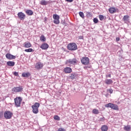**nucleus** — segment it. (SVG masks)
I'll return each instance as SVG.
<instances>
[{"label": "nucleus", "instance_id": "nucleus-1", "mask_svg": "<svg viewBox=\"0 0 131 131\" xmlns=\"http://www.w3.org/2000/svg\"><path fill=\"white\" fill-rule=\"evenodd\" d=\"M39 103L35 102L33 105H32V109L33 113L34 114H37L38 113V108H39Z\"/></svg>", "mask_w": 131, "mask_h": 131}, {"label": "nucleus", "instance_id": "nucleus-2", "mask_svg": "<svg viewBox=\"0 0 131 131\" xmlns=\"http://www.w3.org/2000/svg\"><path fill=\"white\" fill-rule=\"evenodd\" d=\"M104 106L105 107H106V108H111V109H113V110H117V111H118V110H119L118 105L114 104L113 103H108V104L104 105Z\"/></svg>", "mask_w": 131, "mask_h": 131}, {"label": "nucleus", "instance_id": "nucleus-3", "mask_svg": "<svg viewBox=\"0 0 131 131\" xmlns=\"http://www.w3.org/2000/svg\"><path fill=\"white\" fill-rule=\"evenodd\" d=\"M67 49L69 51H76L77 50V45L75 43H70L67 46Z\"/></svg>", "mask_w": 131, "mask_h": 131}, {"label": "nucleus", "instance_id": "nucleus-4", "mask_svg": "<svg viewBox=\"0 0 131 131\" xmlns=\"http://www.w3.org/2000/svg\"><path fill=\"white\" fill-rule=\"evenodd\" d=\"M22 102V98L18 97L14 99V103L16 107H20L21 106V102Z\"/></svg>", "mask_w": 131, "mask_h": 131}, {"label": "nucleus", "instance_id": "nucleus-5", "mask_svg": "<svg viewBox=\"0 0 131 131\" xmlns=\"http://www.w3.org/2000/svg\"><path fill=\"white\" fill-rule=\"evenodd\" d=\"M13 116L12 112L7 111L4 112V117L5 119H11Z\"/></svg>", "mask_w": 131, "mask_h": 131}, {"label": "nucleus", "instance_id": "nucleus-6", "mask_svg": "<svg viewBox=\"0 0 131 131\" xmlns=\"http://www.w3.org/2000/svg\"><path fill=\"white\" fill-rule=\"evenodd\" d=\"M71 64L72 65H75V64H77L78 63V60L75 58H74L73 59H70L68 60H67L66 64Z\"/></svg>", "mask_w": 131, "mask_h": 131}, {"label": "nucleus", "instance_id": "nucleus-7", "mask_svg": "<svg viewBox=\"0 0 131 131\" xmlns=\"http://www.w3.org/2000/svg\"><path fill=\"white\" fill-rule=\"evenodd\" d=\"M81 62L83 65H88L90 63V58L86 57H83L81 59Z\"/></svg>", "mask_w": 131, "mask_h": 131}, {"label": "nucleus", "instance_id": "nucleus-8", "mask_svg": "<svg viewBox=\"0 0 131 131\" xmlns=\"http://www.w3.org/2000/svg\"><path fill=\"white\" fill-rule=\"evenodd\" d=\"M12 92H14V93H21V92L23 91V86H19L17 87H14L12 89Z\"/></svg>", "mask_w": 131, "mask_h": 131}, {"label": "nucleus", "instance_id": "nucleus-9", "mask_svg": "<svg viewBox=\"0 0 131 131\" xmlns=\"http://www.w3.org/2000/svg\"><path fill=\"white\" fill-rule=\"evenodd\" d=\"M17 16H18V19L21 20H24V19H25L26 17V15H25V14L23 13V12H18L17 13Z\"/></svg>", "mask_w": 131, "mask_h": 131}, {"label": "nucleus", "instance_id": "nucleus-10", "mask_svg": "<svg viewBox=\"0 0 131 131\" xmlns=\"http://www.w3.org/2000/svg\"><path fill=\"white\" fill-rule=\"evenodd\" d=\"M6 57L8 60H14V59H16V56H14L10 53L6 54Z\"/></svg>", "mask_w": 131, "mask_h": 131}, {"label": "nucleus", "instance_id": "nucleus-11", "mask_svg": "<svg viewBox=\"0 0 131 131\" xmlns=\"http://www.w3.org/2000/svg\"><path fill=\"white\" fill-rule=\"evenodd\" d=\"M63 71L64 73H71L72 72V69L70 67H66L64 68Z\"/></svg>", "mask_w": 131, "mask_h": 131}, {"label": "nucleus", "instance_id": "nucleus-12", "mask_svg": "<svg viewBox=\"0 0 131 131\" xmlns=\"http://www.w3.org/2000/svg\"><path fill=\"white\" fill-rule=\"evenodd\" d=\"M40 48L42 50H48V49H49V45L47 43H43L41 45Z\"/></svg>", "mask_w": 131, "mask_h": 131}, {"label": "nucleus", "instance_id": "nucleus-13", "mask_svg": "<svg viewBox=\"0 0 131 131\" xmlns=\"http://www.w3.org/2000/svg\"><path fill=\"white\" fill-rule=\"evenodd\" d=\"M25 12L26 14H27L28 16H32V15H33V11H32L31 10L28 9L26 10Z\"/></svg>", "mask_w": 131, "mask_h": 131}, {"label": "nucleus", "instance_id": "nucleus-14", "mask_svg": "<svg viewBox=\"0 0 131 131\" xmlns=\"http://www.w3.org/2000/svg\"><path fill=\"white\" fill-rule=\"evenodd\" d=\"M43 65L42 64V63H40V62H37L36 63V68L37 69H41V68H42Z\"/></svg>", "mask_w": 131, "mask_h": 131}, {"label": "nucleus", "instance_id": "nucleus-15", "mask_svg": "<svg viewBox=\"0 0 131 131\" xmlns=\"http://www.w3.org/2000/svg\"><path fill=\"white\" fill-rule=\"evenodd\" d=\"M123 21L125 22V23H126V22H128V20H129V16L128 15H124L122 19Z\"/></svg>", "mask_w": 131, "mask_h": 131}, {"label": "nucleus", "instance_id": "nucleus-16", "mask_svg": "<svg viewBox=\"0 0 131 131\" xmlns=\"http://www.w3.org/2000/svg\"><path fill=\"white\" fill-rule=\"evenodd\" d=\"M7 66L13 67V66H15V62L11 61H7Z\"/></svg>", "mask_w": 131, "mask_h": 131}, {"label": "nucleus", "instance_id": "nucleus-17", "mask_svg": "<svg viewBox=\"0 0 131 131\" xmlns=\"http://www.w3.org/2000/svg\"><path fill=\"white\" fill-rule=\"evenodd\" d=\"M108 11L111 14H114L116 12V9L114 7H112L108 9Z\"/></svg>", "mask_w": 131, "mask_h": 131}, {"label": "nucleus", "instance_id": "nucleus-18", "mask_svg": "<svg viewBox=\"0 0 131 131\" xmlns=\"http://www.w3.org/2000/svg\"><path fill=\"white\" fill-rule=\"evenodd\" d=\"M101 131H108V126L103 125L101 127Z\"/></svg>", "mask_w": 131, "mask_h": 131}, {"label": "nucleus", "instance_id": "nucleus-19", "mask_svg": "<svg viewBox=\"0 0 131 131\" xmlns=\"http://www.w3.org/2000/svg\"><path fill=\"white\" fill-rule=\"evenodd\" d=\"M21 75L23 77H30V75H31V74L29 73V72H27L23 73Z\"/></svg>", "mask_w": 131, "mask_h": 131}, {"label": "nucleus", "instance_id": "nucleus-20", "mask_svg": "<svg viewBox=\"0 0 131 131\" xmlns=\"http://www.w3.org/2000/svg\"><path fill=\"white\" fill-rule=\"evenodd\" d=\"M25 48H30L31 47V43L29 41L25 42L24 43Z\"/></svg>", "mask_w": 131, "mask_h": 131}, {"label": "nucleus", "instance_id": "nucleus-21", "mask_svg": "<svg viewBox=\"0 0 131 131\" xmlns=\"http://www.w3.org/2000/svg\"><path fill=\"white\" fill-rule=\"evenodd\" d=\"M124 130H126V131H130V129H131L130 125H128L126 126H124Z\"/></svg>", "mask_w": 131, "mask_h": 131}, {"label": "nucleus", "instance_id": "nucleus-22", "mask_svg": "<svg viewBox=\"0 0 131 131\" xmlns=\"http://www.w3.org/2000/svg\"><path fill=\"white\" fill-rule=\"evenodd\" d=\"M47 39L46 38V37H45L44 35H41V36L40 37V41H43L45 42Z\"/></svg>", "mask_w": 131, "mask_h": 131}, {"label": "nucleus", "instance_id": "nucleus-23", "mask_svg": "<svg viewBox=\"0 0 131 131\" xmlns=\"http://www.w3.org/2000/svg\"><path fill=\"white\" fill-rule=\"evenodd\" d=\"M40 5H42V6H47V5H48V2L46 0H42L40 2Z\"/></svg>", "mask_w": 131, "mask_h": 131}, {"label": "nucleus", "instance_id": "nucleus-24", "mask_svg": "<svg viewBox=\"0 0 131 131\" xmlns=\"http://www.w3.org/2000/svg\"><path fill=\"white\" fill-rule=\"evenodd\" d=\"M86 16L88 17V18H92L93 17L92 13L90 12H86Z\"/></svg>", "mask_w": 131, "mask_h": 131}, {"label": "nucleus", "instance_id": "nucleus-25", "mask_svg": "<svg viewBox=\"0 0 131 131\" xmlns=\"http://www.w3.org/2000/svg\"><path fill=\"white\" fill-rule=\"evenodd\" d=\"M53 18L54 20L60 19V16L57 14H53Z\"/></svg>", "mask_w": 131, "mask_h": 131}, {"label": "nucleus", "instance_id": "nucleus-26", "mask_svg": "<svg viewBox=\"0 0 131 131\" xmlns=\"http://www.w3.org/2000/svg\"><path fill=\"white\" fill-rule=\"evenodd\" d=\"M25 52H26L27 53H31L32 52H34V50L32 48H29L28 49H25Z\"/></svg>", "mask_w": 131, "mask_h": 131}, {"label": "nucleus", "instance_id": "nucleus-27", "mask_svg": "<svg viewBox=\"0 0 131 131\" xmlns=\"http://www.w3.org/2000/svg\"><path fill=\"white\" fill-rule=\"evenodd\" d=\"M79 15L81 18H82V19H84V14L83 12L80 11L79 12Z\"/></svg>", "mask_w": 131, "mask_h": 131}, {"label": "nucleus", "instance_id": "nucleus-28", "mask_svg": "<svg viewBox=\"0 0 131 131\" xmlns=\"http://www.w3.org/2000/svg\"><path fill=\"white\" fill-rule=\"evenodd\" d=\"M60 117H59L58 115H55L54 116V120L59 121V120H60Z\"/></svg>", "mask_w": 131, "mask_h": 131}, {"label": "nucleus", "instance_id": "nucleus-29", "mask_svg": "<svg viewBox=\"0 0 131 131\" xmlns=\"http://www.w3.org/2000/svg\"><path fill=\"white\" fill-rule=\"evenodd\" d=\"M53 23H54V24H60V20H59V19H54L53 20Z\"/></svg>", "mask_w": 131, "mask_h": 131}, {"label": "nucleus", "instance_id": "nucleus-30", "mask_svg": "<svg viewBox=\"0 0 131 131\" xmlns=\"http://www.w3.org/2000/svg\"><path fill=\"white\" fill-rule=\"evenodd\" d=\"M75 76H76L75 73H73L71 74V75H70V78H71V79H74L75 78Z\"/></svg>", "mask_w": 131, "mask_h": 131}, {"label": "nucleus", "instance_id": "nucleus-31", "mask_svg": "<svg viewBox=\"0 0 131 131\" xmlns=\"http://www.w3.org/2000/svg\"><path fill=\"white\" fill-rule=\"evenodd\" d=\"M93 22L95 24H97V23H99V19L97 17H95L93 19Z\"/></svg>", "mask_w": 131, "mask_h": 131}, {"label": "nucleus", "instance_id": "nucleus-32", "mask_svg": "<svg viewBox=\"0 0 131 131\" xmlns=\"http://www.w3.org/2000/svg\"><path fill=\"white\" fill-rule=\"evenodd\" d=\"M93 113H94V114H99V110L97 109H94L93 110Z\"/></svg>", "mask_w": 131, "mask_h": 131}, {"label": "nucleus", "instance_id": "nucleus-33", "mask_svg": "<svg viewBox=\"0 0 131 131\" xmlns=\"http://www.w3.org/2000/svg\"><path fill=\"white\" fill-rule=\"evenodd\" d=\"M98 17H99L100 21H103V20H104V15L100 14L98 16Z\"/></svg>", "mask_w": 131, "mask_h": 131}, {"label": "nucleus", "instance_id": "nucleus-34", "mask_svg": "<svg viewBox=\"0 0 131 131\" xmlns=\"http://www.w3.org/2000/svg\"><path fill=\"white\" fill-rule=\"evenodd\" d=\"M4 117V112H0V118H3Z\"/></svg>", "mask_w": 131, "mask_h": 131}, {"label": "nucleus", "instance_id": "nucleus-35", "mask_svg": "<svg viewBox=\"0 0 131 131\" xmlns=\"http://www.w3.org/2000/svg\"><path fill=\"white\" fill-rule=\"evenodd\" d=\"M13 74L15 76H19V74L18 73V72H14L13 73Z\"/></svg>", "mask_w": 131, "mask_h": 131}, {"label": "nucleus", "instance_id": "nucleus-36", "mask_svg": "<svg viewBox=\"0 0 131 131\" xmlns=\"http://www.w3.org/2000/svg\"><path fill=\"white\" fill-rule=\"evenodd\" d=\"M108 92L110 93V94H112L113 93V90H112V89H110L108 90Z\"/></svg>", "mask_w": 131, "mask_h": 131}, {"label": "nucleus", "instance_id": "nucleus-37", "mask_svg": "<svg viewBox=\"0 0 131 131\" xmlns=\"http://www.w3.org/2000/svg\"><path fill=\"white\" fill-rule=\"evenodd\" d=\"M66 2H68V3H72L73 2V0H65Z\"/></svg>", "mask_w": 131, "mask_h": 131}, {"label": "nucleus", "instance_id": "nucleus-38", "mask_svg": "<svg viewBox=\"0 0 131 131\" xmlns=\"http://www.w3.org/2000/svg\"><path fill=\"white\" fill-rule=\"evenodd\" d=\"M106 82H112V80L111 79H107Z\"/></svg>", "mask_w": 131, "mask_h": 131}, {"label": "nucleus", "instance_id": "nucleus-39", "mask_svg": "<svg viewBox=\"0 0 131 131\" xmlns=\"http://www.w3.org/2000/svg\"><path fill=\"white\" fill-rule=\"evenodd\" d=\"M106 77H110V78H111V74H108V75H106Z\"/></svg>", "mask_w": 131, "mask_h": 131}, {"label": "nucleus", "instance_id": "nucleus-40", "mask_svg": "<svg viewBox=\"0 0 131 131\" xmlns=\"http://www.w3.org/2000/svg\"><path fill=\"white\" fill-rule=\"evenodd\" d=\"M61 23H62V24H63V25H66V23H65V21H63V20H62L61 21Z\"/></svg>", "mask_w": 131, "mask_h": 131}, {"label": "nucleus", "instance_id": "nucleus-41", "mask_svg": "<svg viewBox=\"0 0 131 131\" xmlns=\"http://www.w3.org/2000/svg\"><path fill=\"white\" fill-rule=\"evenodd\" d=\"M119 40H120V38L119 37H117L116 38V41H119Z\"/></svg>", "mask_w": 131, "mask_h": 131}, {"label": "nucleus", "instance_id": "nucleus-42", "mask_svg": "<svg viewBox=\"0 0 131 131\" xmlns=\"http://www.w3.org/2000/svg\"><path fill=\"white\" fill-rule=\"evenodd\" d=\"M57 131H64V129L63 128H59Z\"/></svg>", "mask_w": 131, "mask_h": 131}, {"label": "nucleus", "instance_id": "nucleus-43", "mask_svg": "<svg viewBox=\"0 0 131 131\" xmlns=\"http://www.w3.org/2000/svg\"><path fill=\"white\" fill-rule=\"evenodd\" d=\"M104 119H105V118H101L100 119V121H102V120H104Z\"/></svg>", "mask_w": 131, "mask_h": 131}, {"label": "nucleus", "instance_id": "nucleus-44", "mask_svg": "<svg viewBox=\"0 0 131 131\" xmlns=\"http://www.w3.org/2000/svg\"><path fill=\"white\" fill-rule=\"evenodd\" d=\"M79 39H82V38H83V36H79Z\"/></svg>", "mask_w": 131, "mask_h": 131}, {"label": "nucleus", "instance_id": "nucleus-45", "mask_svg": "<svg viewBox=\"0 0 131 131\" xmlns=\"http://www.w3.org/2000/svg\"><path fill=\"white\" fill-rule=\"evenodd\" d=\"M106 83H107V84H111V83H110V82H106Z\"/></svg>", "mask_w": 131, "mask_h": 131}, {"label": "nucleus", "instance_id": "nucleus-46", "mask_svg": "<svg viewBox=\"0 0 131 131\" xmlns=\"http://www.w3.org/2000/svg\"><path fill=\"white\" fill-rule=\"evenodd\" d=\"M2 0H0V2H1Z\"/></svg>", "mask_w": 131, "mask_h": 131}]
</instances>
